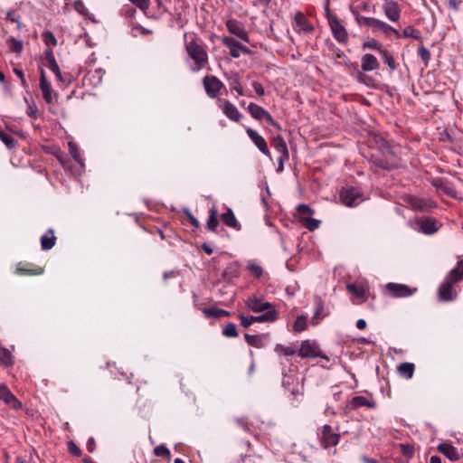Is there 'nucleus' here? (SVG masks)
<instances>
[{
    "mask_svg": "<svg viewBox=\"0 0 463 463\" xmlns=\"http://www.w3.org/2000/svg\"><path fill=\"white\" fill-rule=\"evenodd\" d=\"M184 49L189 59L193 61L192 71L197 72L208 64V53L195 33H184Z\"/></svg>",
    "mask_w": 463,
    "mask_h": 463,
    "instance_id": "f257e3e1",
    "label": "nucleus"
},
{
    "mask_svg": "<svg viewBox=\"0 0 463 463\" xmlns=\"http://www.w3.org/2000/svg\"><path fill=\"white\" fill-rule=\"evenodd\" d=\"M315 211L307 204H299L297 207L295 214L298 222L309 231H315L318 228V220L313 218Z\"/></svg>",
    "mask_w": 463,
    "mask_h": 463,
    "instance_id": "f03ea898",
    "label": "nucleus"
},
{
    "mask_svg": "<svg viewBox=\"0 0 463 463\" xmlns=\"http://www.w3.org/2000/svg\"><path fill=\"white\" fill-rule=\"evenodd\" d=\"M325 11L328 24L330 26L334 37L339 43H345L347 41L346 30L340 23L338 17L330 12L328 7V2L326 3Z\"/></svg>",
    "mask_w": 463,
    "mask_h": 463,
    "instance_id": "7ed1b4c3",
    "label": "nucleus"
},
{
    "mask_svg": "<svg viewBox=\"0 0 463 463\" xmlns=\"http://www.w3.org/2000/svg\"><path fill=\"white\" fill-rule=\"evenodd\" d=\"M363 193L359 187H346L340 192V201L346 206L358 205L362 201Z\"/></svg>",
    "mask_w": 463,
    "mask_h": 463,
    "instance_id": "20e7f679",
    "label": "nucleus"
},
{
    "mask_svg": "<svg viewBox=\"0 0 463 463\" xmlns=\"http://www.w3.org/2000/svg\"><path fill=\"white\" fill-rule=\"evenodd\" d=\"M247 110L253 118L257 120H265L271 126L277 128L278 129H280V126L279 125V123L275 121L272 116L262 107L251 102L248 105Z\"/></svg>",
    "mask_w": 463,
    "mask_h": 463,
    "instance_id": "39448f33",
    "label": "nucleus"
},
{
    "mask_svg": "<svg viewBox=\"0 0 463 463\" xmlns=\"http://www.w3.org/2000/svg\"><path fill=\"white\" fill-rule=\"evenodd\" d=\"M239 318L241 320V325L243 327L247 328L255 322H275L278 319V315L276 310H272L269 311V313H263L262 315L260 316L245 317L243 315H240Z\"/></svg>",
    "mask_w": 463,
    "mask_h": 463,
    "instance_id": "423d86ee",
    "label": "nucleus"
},
{
    "mask_svg": "<svg viewBox=\"0 0 463 463\" xmlns=\"http://www.w3.org/2000/svg\"><path fill=\"white\" fill-rule=\"evenodd\" d=\"M203 84L206 94L214 99L218 96L221 90L224 88V84L213 75H207L203 79Z\"/></svg>",
    "mask_w": 463,
    "mask_h": 463,
    "instance_id": "0eeeda50",
    "label": "nucleus"
},
{
    "mask_svg": "<svg viewBox=\"0 0 463 463\" xmlns=\"http://www.w3.org/2000/svg\"><path fill=\"white\" fill-rule=\"evenodd\" d=\"M246 305L252 312L255 313H269V311L276 310L271 303L256 296L250 297L246 301Z\"/></svg>",
    "mask_w": 463,
    "mask_h": 463,
    "instance_id": "6e6552de",
    "label": "nucleus"
},
{
    "mask_svg": "<svg viewBox=\"0 0 463 463\" xmlns=\"http://www.w3.org/2000/svg\"><path fill=\"white\" fill-rule=\"evenodd\" d=\"M40 89L43 93V99L46 103L52 104L54 101H56L57 94L52 93V85L47 80L43 69H41L40 71Z\"/></svg>",
    "mask_w": 463,
    "mask_h": 463,
    "instance_id": "1a4fd4ad",
    "label": "nucleus"
},
{
    "mask_svg": "<svg viewBox=\"0 0 463 463\" xmlns=\"http://www.w3.org/2000/svg\"><path fill=\"white\" fill-rule=\"evenodd\" d=\"M222 42L230 50V54L233 58H239L241 53H250L248 47L242 45L232 37H223Z\"/></svg>",
    "mask_w": 463,
    "mask_h": 463,
    "instance_id": "9d476101",
    "label": "nucleus"
},
{
    "mask_svg": "<svg viewBox=\"0 0 463 463\" xmlns=\"http://www.w3.org/2000/svg\"><path fill=\"white\" fill-rule=\"evenodd\" d=\"M386 289L393 298H407L417 291L416 288H411L407 285L398 283H388Z\"/></svg>",
    "mask_w": 463,
    "mask_h": 463,
    "instance_id": "9b49d317",
    "label": "nucleus"
},
{
    "mask_svg": "<svg viewBox=\"0 0 463 463\" xmlns=\"http://www.w3.org/2000/svg\"><path fill=\"white\" fill-rule=\"evenodd\" d=\"M226 27L230 33L237 36L245 43H250L248 33L244 25L236 19H229L226 22Z\"/></svg>",
    "mask_w": 463,
    "mask_h": 463,
    "instance_id": "f8f14e48",
    "label": "nucleus"
},
{
    "mask_svg": "<svg viewBox=\"0 0 463 463\" xmlns=\"http://www.w3.org/2000/svg\"><path fill=\"white\" fill-rule=\"evenodd\" d=\"M0 400L14 410L22 408V402L12 393L5 384H0Z\"/></svg>",
    "mask_w": 463,
    "mask_h": 463,
    "instance_id": "ddd939ff",
    "label": "nucleus"
},
{
    "mask_svg": "<svg viewBox=\"0 0 463 463\" xmlns=\"http://www.w3.org/2000/svg\"><path fill=\"white\" fill-rule=\"evenodd\" d=\"M298 356L302 358L317 357L318 356V346L315 340H305L301 343L298 350Z\"/></svg>",
    "mask_w": 463,
    "mask_h": 463,
    "instance_id": "4468645a",
    "label": "nucleus"
},
{
    "mask_svg": "<svg viewBox=\"0 0 463 463\" xmlns=\"http://www.w3.org/2000/svg\"><path fill=\"white\" fill-rule=\"evenodd\" d=\"M246 133L250 140L255 144V146L259 148V150L270 157V151L269 149L268 144L263 137H261L256 130L248 128L246 129Z\"/></svg>",
    "mask_w": 463,
    "mask_h": 463,
    "instance_id": "2eb2a0df",
    "label": "nucleus"
},
{
    "mask_svg": "<svg viewBox=\"0 0 463 463\" xmlns=\"http://www.w3.org/2000/svg\"><path fill=\"white\" fill-rule=\"evenodd\" d=\"M340 434L334 431L332 427L325 425L322 430V444L327 449L330 446H335L339 443Z\"/></svg>",
    "mask_w": 463,
    "mask_h": 463,
    "instance_id": "dca6fc26",
    "label": "nucleus"
},
{
    "mask_svg": "<svg viewBox=\"0 0 463 463\" xmlns=\"http://www.w3.org/2000/svg\"><path fill=\"white\" fill-rule=\"evenodd\" d=\"M360 407H366L368 409H375L376 402L373 399H368L364 396H354L347 403L346 409L354 411Z\"/></svg>",
    "mask_w": 463,
    "mask_h": 463,
    "instance_id": "f3484780",
    "label": "nucleus"
},
{
    "mask_svg": "<svg viewBox=\"0 0 463 463\" xmlns=\"http://www.w3.org/2000/svg\"><path fill=\"white\" fill-rule=\"evenodd\" d=\"M220 102L219 107L229 119L237 123L241 121L242 115L232 102L229 100H221Z\"/></svg>",
    "mask_w": 463,
    "mask_h": 463,
    "instance_id": "a211bd4d",
    "label": "nucleus"
},
{
    "mask_svg": "<svg viewBox=\"0 0 463 463\" xmlns=\"http://www.w3.org/2000/svg\"><path fill=\"white\" fill-rule=\"evenodd\" d=\"M44 272V269L39 266H36L32 263H23L20 262L17 264L15 273L21 276H34L41 275Z\"/></svg>",
    "mask_w": 463,
    "mask_h": 463,
    "instance_id": "6ab92c4d",
    "label": "nucleus"
},
{
    "mask_svg": "<svg viewBox=\"0 0 463 463\" xmlns=\"http://www.w3.org/2000/svg\"><path fill=\"white\" fill-rule=\"evenodd\" d=\"M383 10L386 17L392 22H397L401 16V8L397 2L387 1L383 5Z\"/></svg>",
    "mask_w": 463,
    "mask_h": 463,
    "instance_id": "aec40b11",
    "label": "nucleus"
},
{
    "mask_svg": "<svg viewBox=\"0 0 463 463\" xmlns=\"http://www.w3.org/2000/svg\"><path fill=\"white\" fill-rule=\"evenodd\" d=\"M455 282L446 278L444 282L439 288V297L442 301H451L455 298L453 285Z\"/></svg>",
    "mask_w": 463,
    "mask_h": 463,
    "instance_id": "412c9836",
    "label": "nucleus"
},
{
    "mask_svg": "<svg viewBox=\"0 0 463 463\" xmlns=\"http://www.w3.org/2000/svg\"><path fill=\"white\" fill-rule=\"evenodd\" d=\"M373 32H383L384 33H392L397 38H400V33L393 28L392 26L389 25L385 22L379 20L377 18L373 17L371 27Z\"/></svg>",
    "mask_w": 463,
    "mask_h": 463,
    "instance_id": "4be33fe9",
    "label": "nucleus"
},
{
    "mask_svg": "<svg viewBox=\"0 0 463 463\" xmlns=\"http://www.w3.org/2000/svg\"><path fill=\"white\" fill-rule=\"evenodd\" d=\"M380 66L376 57L371 53H366L361 58V67L364 71H372Z\"/></svg>",
    "mask_w": 463,
    "mask_h": 463,
    "instance_id": "5701e85b",
    "label": "nucleus"
},
{
    "mask_svg": "<svg viewBox=\"0 0 463 463\" xmlns=\"http://www.w3.org/2000/svg\"><path fill=\"white\" fill-rule=\"evenodd\" d=\"M438 450L451 461L459 459V453L455 447L449 443H441L438 446Z\"/></svg>",
    "mask_w": 463,
    "mask_h": 463,
    "instance_id": "b1692460",
    "label": "nucleus"
},
{
    "mask_svg": "<svg viewBox=\"0 0 463 463\" xmlns=\"http://www.w3.org/2000/svg\"><path fill=\"white\" fill-rule=\"evenodd\" d=\"M221 219L228 227L232 228L235 231H240L241 229V223L236 219L231 208H228L226 212L221 215Z\"/></svg>",
    "mask_w": 463,
    "mask_h": 463,
    "instance_id": "393cba45",
    "label": "nucleus"
},
{
    "mask_svg": "<svg viewBox=\"0 0 463 463\" xmlns=\"http://www.w3.org/2000/svg\"><path fill=\"white\" fill-rule=\"evenodd\" d=\"M228 83L232 90H235L238 95L243 96L244 90L240 81V76L236 72H230L225 74Z\"/></svg>",
    "mask_w": 463,
    "mask_h": 463,
    "instance_id": "a878e982",
    "label": "nucleus"
},
{
    "mask_svg": "<svg viewBox=\"0 0 463 463\" xmlns=\"http://www.w3.org/2000/svg\"><path fill=\"white\" fill-rule=\"evenodd\" d=\"M41 248L43 250H49L53 248L56 242V237L54 235V231L52 229H49L42 237H41Z\"/></svg>",
    "mask_w": 463,
    "mask_h": 463,
    "instance_id": "bb28decb",
    "label": "nucleus"
},
{
    "mask_svg": "<svg viewBox=\"0 0 463 463\" xmlns=\"http://www.w3.org/2000/svg\"><path fill=\"white\" fill-rule=\"evenodd\" d=\"M241 265L238 261L230 263L222 272V277L226 280H232L240 276Z\"/></svg>",
    "mask_w": 463,
    "mask_h": 463,
    "instance_id": "cd10ccee",
    "label": "nucleus"
},
{
    "mask_svg": "<svg viewBox=\"0 0 463 463\" xmlns=\"http://www.w3.org/2000/svg\"><path fill=\"white\" fill-rule=\"evenodd\" d=\"M272 146L277 152L283 156L284 158H289L288 149L286 141L281 136H277L272 140Z\"/></svg>",
    "mask_w": 463,
    "mask_h": 463,
    "instance_id": "c85d7f7f",
    "label": "nucleus"
},
{
    "mask_svg": "<svg viewBox=\"0 0 463 463\" xmlns=\"http://www.w3.org/2000/svg\"><path fill=\"white\" fill-rule=\"evenodd\" d=\"M415 371V365L412 363H402L397 366V372L400 376L405 379H411Z\"/></svg>",
    "mask_w": 463,
    "mask_h": 463,
    "instance_id": "c756f323",
    "label": "nucleus"
},
{
    "mask_svg": "<svg viewBox=\"0 0 463 463\" xmlns=\"http://www.w3.org/2000/svg\"><path fill=\"white\" fill-rule=\"evenodd\" d=\"M295 21L297 25L299 27V30L303 32L309 33L314 30L313 25L302 13H298L296 14Z\"/></svg>",
    "mask_w": 463,
    "mask_h": 463,
    "instance_id": "7c9ffc66",
    "label": "nucleus"
},
{
    "mask_svg": "<svg viewBox=\"0 0 463 463\" xmlns=\"http://www.w3.org/2000/svg\"><path fill=\"white\" fill-rule=\"evenodd\" d=\"M202 311L207 318H220L230 316L229 311L217 307H204Z\"/></svg>",
    "mask_w": 463,
    "mask_h": 463,
    "instance_id": "2f4dec72",
    "label": "nucleus"
},
{
    "mask_svg": "<svg viewBox=\"0 0 463 463\" xmlns=\"http://www.w3.org/2000/svg\"><path fill=\"white\" fill-rule=\"evenodd\" d=\"M218 225V211L217 208L213 206L209 210V217L206 222V228L211 232H215Z\"/></svg>",
    "mask_w": 463,
    "mask_h": 463,
    "instance_id": "473e14b6",
    "label": "nucleus"
},
{
    "mask_svg": "<svg viewBox=\"0 0 463 463\" xmlns=\"http://www.w3.org/2000/svg\"><path fill=\"white\" fill-rule=\"evenodd\" d=\"M453 282H458L463 279V260H459L457 267L452 269L449 275L446 277Z\"/></svg>",
    "mask_w": 463,
    "mask_h": 463,
    "instance_id": "72a5a7b5",
    "label": "nucleus"
},
{
    "mask_svg": "<svg viewBox=\"0 0 463 463\" xmlns=\"http://www.w3.org/2000/svg\"><path fill=\"white\" fill-rule=\"evenodd\" d=\"M420 229L426 234H432L437 232L436 222L431 218H426L420 222Z\"/></svg>",
    "mask_w": 463,
    "mask_h": 463,
    "instance_id": "f704fd0d",
    "label": "nucleus"
},
{
    "mask_svg": "<svg viewBox=\"0 0 463 463\" xmlns=\"http://www.w3.org/2000/svg\"><path fill=\"white\" fill-rule=\"evenodd\" d=\"M244 338L249 345L253 346L255 348H261L264 345L263 340L261 336L259 335L245 334Z\"/></svg>",
    "mask_w": 463,
    "mask_h": 463,
    "instance_id": "c9c22d12",
    "label": "nucleus"
},
{
    "mask_svg": "<svg viewBox=\"0 0 463 463\" xmlns=\"http://www.w3.org/2000/svg\"><path fill=\"white\" fill-rule=\"evenodd\" d=\"M0 362L6 367L14 364L12 353L8 349L0 347Z\"/></svg>",
    "mask_w": 463,
    "mask_h": 463,
    "instance_id": "e433bc0d",
    "label": "nucleus"
},
{
    "mask_svg": "<svg viewBox=\"0 0 463 463\" xmlns=\"http://www.w3.org/2000/svg\"><path fill=\"white\" fill-rule=\"evenodd\" d=\"M307 317L306 316H298L293 323L292 329L295 333H300L307 328Z\"/></svg>",
    "mask_w": 463,
    "mask_h": 463,
    "instance_id": "4c0bfd02",
    "label": "nucleus"
},
{
    "mask_svg": "<svg viewBox=\"0 0 463 463\" xmlns=\"http://www.w3.org/2000/svg\"><path fill=\"white\" fill-rule=\"evenodd\" d=\"M346 288H347V290L350 293H352L355 297H357L359 298H363V299L364 298L366 290H365V288L363 285H357V284H354V283L348 284L346 286Z\"/></svg>",
    "mask_w": 463,
    "mask_h": 463,
    "instance_id": "58836bf2",
    "label": "nucleus"
},
{
    "mask_svg": "<svg viewBox=\"0 0 463 463\" xmlns=\"http://www.w3.org/2000/svg\"><path fill=\"white\" fill-rule=\"evenodd\" d=\"M400 35H401V37H404V38H412L415 40L421 39L420 32L411 25L405 27L402 31V34L400 33Z\"/></svg>",
    "mask_w": 463,
    "mask_h": 463,
    "instance_id": "ea45409f",
    "label": "nucleus"
},
{
    "mask_svg": "<svg viewBox=\"0 0 463 463\" xmlns=\"http://www.w3.org/2000/svg\"><path fill=\"white\" fill-rule=\"evenodd\" d=\"M247 269L250 272V275L255 279H260L263 275L262 267L254 261H250L248 263Z\"/></svg>",
    "mask_w": 463,
    "mask_h": 463,
    "instance_id": "a19ab883",
    "label": "nucleus"
},
{
    "mask_svg": "<svg viewBox=\"0 0 463 463\" xmlns=\"http://www.w3.org/2000/svg\"><path fill=\"white\" fill-rule=\"evenodd\" d=\"M68 146H69V153H70V155L73 157V159L76 162H78L80 165H82L83 164V159H82V157L80 156V148L77 146V144H75L73 142H69Z\"/></svg>",
    "mask_w": 463,
    "mask_h": 463,
    "instance_id": "79ce46f5",
    "label": "nucleus"
},
{
    "mask_svg": "<svg viewBox=\"0 0 463 463\" xmlns=\"http://www.w3.org/2000/svg\"><path fill=\"white\" fill-rule=\"evenodd\" d=\"M418 55L427 67L431 58L430 52L420 43L418 47Z\"/></svg>",
    "mask_w": 463,
    "mask_h": 463,
    "instance_id": "37998d69",
    "label": "nucleus"
},
{
    "mask_svg": "<svg viewBox=\"0 0 463 463\" xmlns=\"http://www.w3.org/2000/svg\"><path fill=\"white\" fill-rule=\"evenodd\" d=\"M43 64L46 67H48L56 76L57 80L63 82L65 81L62 78L61 71L60 70V67L56 61V60L51 61L49 62H43Z\"/></svg>",
    "mask_w": 463,
    "mask_h": 463,
    "instance_id": "c03bdc74",
    "label": "nucleus"
},
{
    "mask_svg": "<svg viewBox=\"0 0 463 463\" xmlns=\"http://www.w3.org/2000/svg\"><path fill=\"white\" fill-rule=\"evenodd\" d=\"M380 53L383 55V59H384V62L389 66V68L391 70H395L397 67V64L394 61L393 56L390 53V52L384 48L383 50H381Z\"/></svg>",
    "mask_w": 463,
    "mask_h": 463,
    "instance_id": "a18cd8bd",
    "label": "nucleus"
},
{
    "mask_svg": "<svg viewBox=\"0 0 463 463\" xmlns=\"http://www.w3.org/2000/svg\"><path fill=\"white\" fill-rule=\"evenodd\" d=\"M8 45H9L10 51L13 52H16V53L21 52L24 49L23 41L17 40L14 37H12L8 40Z\"/></svg>",
    "mask_w": 463,
    "mask_h": 463,
    "instance_id": "49530a36",
    "label": "nucleus"
},
{
    "mask_svg": "<svg viewBox=\"0 0 463 463\" xmlns=\"http://www.w3.org/2000/svg\"><path fill=\"white\" fill-rule=\"evenodd\" d=\"M262 457L257 454L241 455L240 459V463H262Z\"/></svg>",
    "mask_w": 463,
    "mask_h": 463,
    "instance_id": "de8ad7c7",
    "label": "nucleus"
},
{
    "mask_svg": "<svg viewBox=\"0 0 463 463\" xmlns=\"http://www.w3.org/2000/svg\"><path fill=\"white\" fill-rule=\"evenodd\" d=\"M0 139L3 141V143L8 148H13L16 145L15 139L11 135L5 133L1 128H0Z\"/></svg>",
    "mask_w": 463,
    "mask_h": 463,
    "instance_id": "09e8293b",
    "label": "nucleus"
},
{
    "mask_svg": "<svg viewBox=\"0 0 463 463\" xmlns=\"http://www.w3.org/2000/svg\"><path fill=\"white\" fill-rule=\"evenodd\" d=\"M275 352L280 353L283 355H293L298 353L297 349L292 346H284L283 345L278 344L275 346Z\"/></svg>",
    "mask_w": 463,
    "mask_h": 463,
    "instance_id": "8fccbe9b",
    "label": "nucleus"
},
{
    "mask_svg": "<svg viewBox=\"0 0 463 463\" xmlns=\"http://www.w3.org/2000/svg\"><path fill=\"white\" fill-rule=\"evenodd\" d=\"M222 334L226 337H236L238 335L236 325L233 323H228L223 327Z\"/></svg>",
    "mask_w": 463,
    "mask_h": 463,
    "instance_id": "3c124183",
    "label": "nucleus"
},
{
    "mask_svg": "<svg viewBox=\"0 0 463 463\" xmlns=\"http://www.w3.org/2000/svg\"><path fill=\"white\" fill-rule=\"evenodd\" d=\"M354 14L355 21L360 26L371 27L373 17H366L359 14L357 12L352 11Z\"/></svg>",
    "mask_w": 463,
    "mask_h": 463,
    "instance_id": "603ef678",
    "label": "nucleus"
},
{
    "mask_svg": "<svg viewBox=\"0 0 463 463\" xmlns=\"http://www.w3.org/2000/svg\"><path fill=\"white\" fill-rule=\"evenodd\" d=\"M73 7L80 14L90 17V14L81 0H76L73 4Z\"/></svg>",
    "mask_w": 463,
    "mask_h": 463,
    "instance_id": "864d4df0",
    "label": "nucleus"
},
{
    "mask_svg": "<svg viewBox=\"0 0 463 463\" xmlns=\"http://www.w3.org/2000/svg\"><path fill=\"white\" fill-rule=\"evenodd\" d=\"M43 38L47 47H53L57 44V40L54 34L50 31H45L43 33Z\"/></svg>",
    "mask_w": 463,
    "mask_h": 463,
    "instance_id": "5fc2aeb1",
    "label": "nucleus"
},
{
    "mask_svg": "<svg viewBox=\"0 0 463 463\" xmlns=\"http://www.w3.org/2000/svg\"><path fill=\"white\" fill-rule=\"evenodd\" d=\"M363 47L365 49H373V50H377L379 51V52H381V50H383L384 48L383 47V45L376 40L374 39H371L367 42H364V44H363Z\"/></svg>",
    "mask_w": 463,
    "mask_h": 463,
    "instance_id": "6e6d98bb",
    "label": "nucleus"
},
{
    "mask_svg": "<svg viewBox=\"0 0 463 463\" xmlns=\"http://www.w3.org/2000/svg\"><path fill=\"white\" fill-rule=\"evenodd\" d=\"M410 203H411V207L414 210H418V211H424L425 210L426 202L423 201L422 199L411 198L410 199Z\"/></svg>",
    "mask_w": 463,
    "mask_h": 463,
    "instance_id": "4d7b16f0",
    "label": "nucleus"
},
{
    "mask_svg": "<svg viewBox=\"0 0 463 463\" xmlns=\"http://www.w3.org/2000/svg\"><path fill=\"white\" fill-rule=\"evenodd\" d=\"M132 33L134 36H137V34L146 35V34H152L153 31L146 29V28L141 26L140 24H137L132 26Z\"/></svg>",
    "mask_w": 463,
    "mask_h": 463,
    "instance_id": "13d9d810",
    "label": "nucleus"
},
{
    "mask_svg": "<svg viewBox=\"0 0 463 463\" xmlns=\"http://www.w3.org/2000/svg\"><path fill=\"white\" fill-rule=\"evenodd\" d=\"M401 452L406 458H412L414 455V448L410 444H400Z\"/></svg>",
    "mask_w": 463,
    "mask_h": 463,
    "instance_id": "bf43d9fd",
    "label": "nucleus"
},
{
    "mask_svg": "<svg viewBox=\"0 0 463 463\" xmlns=\"http://www.w3.org/2000/svg\"><path fill=\"white\" fill-rule=\"evenodd\" d=\"M154 454L157 457H170V450L165 445L156 446L154 449Z\"/></svg>",
    "mask_w": 463,
    "mask_h": 463,
    "instance_id": "052dcab7",
    "label": "nucleus"
},
{
    "mask_svg": "<svg viewBox=\"0 0 463 463\" xmlns=\"http://www.w3.org/2000/svg\"><path fill=\"white\" fill-rule=\"evenodd\" d=\"M135 5H137L139 9H141L145 14H146V10L149 7L150 0H129Z\"/></svg>",
    "mask_w": 463,
    "mask_h": 463,
    "instance_id": "680f3d73",
    "label": "nucleus"
},
{
    "mask_svg": "<svg viewBox=\"0 0 463 463\" xmlns=\"http://www.w3.org/2000/svg\"><path fill=\"white\" fill-rule=\"evenodd\" d=\"M6 19L8 21H10L11 23L17 24L18 29L21 28L22 24L20 22V17L18 15H16L14 11H13V10L8 11L7 14H6Z\"/></svg>",
    "mask_w": 463,
    "mask_h": 463,
    "instance_id": "e2e57ef3",
    "label": "nucleus"
},
{
    "mask_svg": "<svg viewBox=\"0 0 463 463\" xmlns=\"http://www.w3.org/2000/svg\"><path fill=\"white\" fill-rule=\"evenodd\" d=\"M68 450L76 457H80L81 455L80 449L73 441L68 442Z\"/></svg>",
    "mask_w": 463,
    "mask_h": 463,
    "instance_id": "0e129e2a",
    "label": "nucleus"
},
{
    "mask_svg": "<svg viewBox=\"0 0 463 463\" xmlns=\"http://www.w3.org/2000/svg\"><path fill=\"white\" fill-rule=\"evenodd\" d=\"M26 113L30 118H36L38 113L36 105L34 103H28Z\"/></svg>",
    "mask_w": 463,
    "mask_h": 463,
    "instance_id": "69168bd1",
    "label": "nucleus"
},
{
    "mask_svg": "<svg viewBox=\"0 0 463 463\" xmlns=\"http://www.w3.org/2000/svg\"><path fill=\"white\" fill-rule=\"evenodd\" d=\"M53 60H55V58H54L52 47H47L46 50L44 51V57H43V62H49Z\"/></svg>",
    "mask_w": 463,
    "mask_h": 463,
    "instance_id": "338daca9",
    "label": "nucleus"
},
{
    "mask_svg": "<svg viewBox=\"0 0 463 463\" xmlns=\"http://www.w3.org/2000/svg\"><path fill=\"white\" fill-rule=\"evenodd\" d=\"M251 85H252V88L254 89L255 92L259 96H263L265 94L264 88L259 81H253Z\"/></svg>",
    "mask_w": 463,
    "mask_h": 463,
    "instance_id": "774afa93",
    "label": "nucleus"
}]
</instances>
